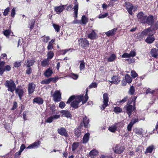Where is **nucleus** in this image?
<instances>
[{
  "label": "nucleus",
  "mask_w": 158,
  "mask_h": 158,
  "mask_svg": "<svg viewBox=\"0 0 158 158\" xmlns=\"http://www.w3.org/2000/svg\"><path fill=\"white\" fill-rule=\"evenodd\" d=\"M86 92L85 96L83 97V95L71 96L67 102V104H69L71 102V106L75 108H77L79 106V103L82 102V104L85 103L88 99V97L87 95V89H86Z\"/></svg>",
  "instance_id": "nucleus-1"
},
{
  "label": "nucleus",
  "mask_w": 158,
  "mask_h": 158,
  "mask_svg": "<svg viewBox=\"0 0 158 158\" xmlns=\"http://www.w3.org/2000/svg\"><path fill=\"white\" fill-rule=\"evenodd\" d=\"M4 85L7 88V90L12 93L16 89V85L13 80L6 81Z\"/></svg>",
  "instance_id": "nucleus-2"
},
{
  "label": "nucleus",
  "mask_w": 158,
  "mask_h": 158,
  "mask_svg": "<svg viewBox=\"0 0 158 158\" xmlns=\"http://www.w3.org/2000/svg\"><path fill=\"white\" fill-rule=\"evenodd\" d=\"M125 5L128 13L131 15H132L136 10L137 7L136 6H133L129 2H126Z\"/></svg>",
  "instance_id": "nucleus-3"
},
{
  "label": "nucleus",
  "mask_w": 158,
  "mask_h": 158,
  "mask_svg": "<svg viewBox=\"0 0 158 158\" xmlns=\"http://www.w3.org/2000/svg\"><path fill=\"white\" fill-rule=\"evenodd\" d=\"M52 95L54 101L55 102L60 101L61 99V94L59 90H56L53 94H52V92L51 93Z\"/></svg>",
  "instance_id": "nucleus-4"
},
{
  "label": "nucleus",
  "mask_w": 158,
  "mask_h": 158,
  "mask_svg": "<svg viewBox=\"0 0 158 158\" xmlns=\"http://www.w3.org/2000/svg\"><path fill=\"white\" fill-rule=\"evenodd\" d=\"M103 104L101 107V108L102 109L104 110L108 105L109 98L108 95L107 93L104 94H103Z\"/></svg>",
  "instance_id": "nucleus-5"
},
{
  "label": "nucleus",
  "mask_w": 158,
  "mask_h": 158,
  "mask_svg": "<svg viewBox=\"0 0 158 158\" xmlns=\"http://www.w3.org/2000/svg\"><path fill=\"white\" fill-rule=\"evenodd\" d=\"M135 107L133 106L132 105H129L127 106H126L124 107L123 109L124 110L126 111V112L128 115L130 117L131 114V113L135 109Z\"/></svg>",
  "instance_id": "nucleus-6"
},
{
  "label": "nucleus",
  "mask_w": 158,
  "mask_h": 158,
  "mask_svg": "<svg viewBox=\"0 0 158 158\" xmlns=\"http://www.w3.org/2000/svg\"><path fill=\"white\" fill-rule=\"evenodd\" d=\"M79 42L80 45L84 48L87 47L89 46V42L85 39L82 38L80 39L79 40Z\"/></svg>",
  "instance_id": "nucleus-7"
},
{
  "label": "nucleus",
  "mask_w": 158,
  "mask_h": 158,
  "mask_svg": "<svg viewBox=\"0 0 158 158\" xmlns=\"http://www.w3.org/2000/svg\"><path fill=\"white\" fill-rule=\"evenodd\" d=\"M125 149L124 147L120 145H117L114 149V151L115 153L120 154L122 153Z\"/></svg>",
  "instance_id": "nucleus-8"
},
{
  "label": "nucleus",
  "mask_w": 158,
  "mask_h": 158,
  "mask_svg": "<svg viewBox=\"0 0 158 158\" xmlns=\"http://www.w3.org/2000/svg\"><path fill=\"white\" fill-rule=\"evenodd\" d=\"M60 116L59 115L56 114L51 116L45 120V122L47 123H51L53 120L57 119L60 118Z\"/></svg>",
  "instance_id": "nucleus-9"
},
{
  "label": "nucleus",
  "mask_w": 158,
  "mask_h": 158,
  "mask_svg": "<svg viewBox=\"0 0 158 158\" xmlns=\"http://www.w3.org/2000/svg\"><path fill=\"white\" fill-rule=\"evenodd\" d=\"M137 17L139 21L142 23H144L146 21L145 19L146 16L142 12L139 13L137 15Z\"/></svg>",
  "instance_id": "nucleus-10"
},
{
  "label": "nucleus",
  "mask_w": 158,
  "mask_h": 158,
  "mask_svg": "<svg viewBox=\"0 0 158 158\" xmlns=\"http://www.w3.org/2000/svg\"><path fill=\"white\" fill-rule=\"evenodd\" d=\"M154 33V32L153 31L152 32V34L148 35V37L145 40L146 42L148 44H151L155 40L154 36L153 35Z\"/></svg>",
  "instance_id": "nucleus-11"
},
{
  "label": "nucleus",
  "mask_w": 158,
  "mask_h": 158,
  "mask_svg": "<svg viewBox=\"0 0 158 158\" xmlns=\"http://www.w3.org/2000/svg\"><path fill=\"white\" fill-rule=\"evenodd\" d=\"M136 55V52L134 51H131L130 53H124L122 56V58H129L135 56Z\"/></svg>",
  "instance_id": "nucleus-12"
},
{
  "label": "nucleus",
  "mask_w": 158,
  "mask_h": 158,
  "mask_svg": "<svg viewBox=\"0 0 158 158\" xmlns=\"http://www.w3.org/2000/svg\"><path fill=\"white\" fill-rule=\"evenodd\" d=\"M35 87V85L33 83H30L28 86V91L29 94H31L33 93Z\"/></svg>",
  "instance_id": "nucleus-13"
},
{
  "label": "nucleus",
  "mask_w": 158,
  "mask_h": 158,
  "mask_svg": "<svg viewBox=\"0 0 158 158\" xmlns=\"http://www.w3.org/2000/svg\"><path fill=\"white\" fill-rule=\"evenodd\" d=\"M112 81H110L111 83H113L115 84H118L120 81V77L118 76H114L111 78Z\"/></svg>",
  "instance_id": "nucleus-14"
},
{
  "label": "nucleus",
  "mask_w": 158,
  "mask_h": 158,
  "mask_svg": "<svg viewBox=\"0 0 158 158\" xmlns=\"http://www.w3.org/2000/svg\"><path fill=\"white\" fill-rule=\"evenodd\" d=\"M56 81V79L55 78H51L44 80L41 82L42 84H48L50 83L51 81L55 82Z\"/></svg>",
  "instance_id": "nucleus-15"
},
{
  "label": "nucleus",
  "mask_w": 158,
  "mask_h": 158,
  "mask_svg": "<svg viewBox=\"0 0 158 158\" xmlns=\"http://www.w3.org/2000/svg\"><path fill=\"white\" fill-rule=\"evenodd\" d=\"M40 142L39 141L34 142L29 145L27 148L28 149L36 148L40 145Z\"/></svg>",
  "instance_id": "nucleus-16"
},
{
  "label": "nucleus",
  "mask_w": 158,
  "mask_h": 158,
  "mask_svg": "<svg viewBox=\"0 0 158 158\" xmlns=\"http://www.w3.org/2000/svg\"><path fill=\"white\" fill-rule=\"evenodd\" d=\"M64 9V5L55 6L54 8L55 11L57 14H59L62 12Z\"/></svg>",
  "instance_id": "nucleus-17"
},
{
  "label": "nucleus",
  "mask_w": 158,
  "mask_h": 158,
  "mask_svg": "<svg viewBox=\"0 0 158 158\" xmlns=\"http://www.w3.org/2000/svg\"><path fill=\"white\" fill-rule=\"evenodd\" d=\"M57 131L60 134L64 135L66 137H67L68 134L66 129L64 128L61 127L59 128L58 129Z\"/></svg>",
  "instance_id": "nucleus-18"
},
{
  "label": "nucleus",
  "mask_w": 158,
  "mask_h": 158,
  "mask_svg": "<svg viewBox=\"0 0 158 158\" xmlns=\"http://www.w3.org/2000/svg\"><path fill=\"white\" fill-rule=\"evenodd\" d=\"M23 89L21 88H17L15 89L16 94L18 95L20 100H21L22 97L23 95Z\"/></svg>",
  "instance_id": "nucleus-19"
},
{
  "label": "nucleus",
  "mask_w": 158,
  "mask_h": 158,
  "mask_svg": "<svg viewBox=\"0 0 158 158\" xmlns=\"http://www.w3.org/2000/svg\"><path fill=\"white\" fill-rule=\"evenodd\" d=\"M153 31L152 30L151 28H149L148 29H145L141 33L143 34L144 35L145 37L147 35H151L152 34V32Z\"/></svg>",
  "instance_id": "nucleus-20"
},
{
  "label": "nucleus",
  "mask_w": 158,
  "mask_h": 158,
  "mask_svg": "<svg viewBox=\"0 0 158 158\" xmlns=\"http://www.w3.org/2000/svg\"><path fill=\"white\" fill-rule=\"evenodd\" d=\"M153 31L152 30L151 28H149L148 29H145L141 33L143 34L144 35L145 37L147 35H151L152 34V32Z\"/></svg>",
  "instance_id": "nucleus-21"
},
{
  "label": "nucleus",
  "mask_w": 158,
  "mask_h": 158,
  "mask_svg": "<svg viewBox=\"0 0 158 158\" xmlns=\"http://www.w3.org/2000/svg\"><path fill=\"white\" fill-rule=\"evenodd\" d=\"M153 17L152 15H150L148 17H147L146 16L145 19L146 21L143 23H147L149 24H152L153 22Z\"/></svg>",
  "instance_id": "nucleus-22"
},
{
  "label": "nucleus",
  "mask_w": 158,
  "mask_h": 158,
  "mask_svg": "<svg viewBox=\"0 0 158 158\" xmlns=\"http://www.w3.org/2000/svg\"><path fill=\"white\" fill-rule=\"evenodd\" d=\"M136 99V97H132L129 99L127 105H131V104H132V106H133L135 107V100Z\"/></svg>",
  "instance_id": "nucleus-23"
},
{
  "label": "nucleus",
  "mask_w": 158,
  "mask_h": 158,
  "mask_svg": "<svg viewBox=\"0 0 158 158\" xmlns=\"http://www.w3.org/2000/svg\"><path fill=\"white\" fill-rule=\"evenodd\" d=\"M150 54L154 57L158 56V49L154 48L152 49L150 51Z\"/></svg>",
  "instance_id": "nucleus-24"
},
{
  "label": "nucleus",
  "mask_w": 158,
  "mask_h": 158,
  "mask_svg": "<svg viewBox=\"0 0 158 158\" xmlns=\"http://www.w3.org/2000/svg\"><path fill=\"white\" fill-rule=\"evenodd\" d=\"M53 73L52 70L50 68H48L44 73V75L46 77H49L51 76Z\"/></svg>",
  "instance_id": "nucleus-25"
},
{
  "label": "nucleus",
  "mask_w": 158,
  "mask_h": 158,
  "mask_svg": "<svg viewBox=\"0 0 158 158\" xmlns=\"http://www.w3.org/2000/svg\"><path fill=\"white\" fill-rule=\"evenodd\" d=\"M117 30V28H114L111 30H110L106 32L105 34L108 36H112L113 35L115 34V32Z\"/></svg>",
  "instance_id": "nucleus-26"
},
{
  "label": "nucleus",
  "mask_w": 158,
  "mask_h": 158,
  "mask_svg": "<svg viewBox=\"0 0 158 158\" xmlns=\"http://www.w3.org/2000/svg\"><path fill=\"white\" fill-rule=\"evenodd\" d=\"M60 113L62 114L63 116L68 118L70 117L71 116L70 113L68 111L62 110L60 111Z\"/></svg>",
  "instance_id": "nucleus-27"
},
{
  "label": "nucleus",
  "mask_w": 158,
  "mask_h": 158,
  "mask_svg": "<svg viewBox=\"0 0 158 158\" xmlns=\"http://www.w3.org/2000/svg\"><path fill=\"white\" fill-rule=\"evenodd\" d=\"M5 63L4 61L0 62V75L2 76L5 71V69L4 68Z\"/></svg>",
  "instance_id": "nucleus-28"
},
{
  "label": "nucleus",
  "mask_w": 158,
  "mask_h": 158,
  "mask_svg": "<svg viewBox=\"0 0 158 158\" xmlns=\"http://www.w3.org/2000/svg\"><path fill=\"white\" fill-rule=\"evenodd\" d=\"M83 122L85 127L88 128L89 127V119L86 116H85L83 118Z\"/></svg>",
  "instance_id": "nucleus-29"
},
{
  "label": "nucleus",
  "mask_w": 158,
  "mask_h": 158,
  "mask_svg": "<svg viewBox=\"0 0 158 158\" xmlns=\"http://www.w3.org/2000/svg\"><path fill=\"white\" fill-rule=\"evenodd\" d=\"M98 153L97 150L95 149H93L90 151L89 155L91 158H93L94 156L97 155Z\"/></svg>",
  "instance_id": "nucleus-30"
},
{
  "label": "nucleus",
  "mask_w": 158,
  "mask_h": 158,
  "mask_svg": "<svg viewBox=\"0 0 158 158\" xmlns=\"http://www.w3.org/2000/svg\"><path fill=\"white\" fill-rule=\"evenodd\" d=\"M44 101L43 99L40 97L35 98L34 99L33 102L38 104H42L43 103Z\"/></svg>",
  "instance_id": "nucleus-31"
},
{
  "label": "nucleus",
  "mask_w": 158,
  "mask_h": 158,
  "mask_svg": "<svg viewBox=\"0 0 158 158\" xmlns=\"http://www.w3.org/2000/svg\"><path fill=\"white\" fill-rule=\"evenodd\" d=\"M97 35L96 33L94 30L89 34L88 35V38L93 40L95 39L97 37Z\"/></svg>",
  "instance_id": "nucleus-32"
},
{
  "label": "nucleus",
  "mask_w": 158,
  "mask_h": 158,
  "mask_svg": "<svg viewBox=\"0 0 158 158\" xmlns=\"http://www.w3.org/2000/svg\"><path fill=\"white\" fill-rule=\"evenodd\" d=\"M81 126H79L75 130V136L77 138L79 137L81 135L80 130L81 128Z\"/></svg>",
  "instance_id": "nucleus-33"
},
{
  "label": "nucleus",
  "mask_w": 158,
  "mask_h": 158,
  "mask_svg": "<svg viewBox=\"0 0 158 158\" xmlns=\"http://www.w3.org/2000/svg\"><path fill=\"white\" fill-rule=\"evenodd\" d=\"M133 131L136 134L141 135L142 134L143 129L141 128H135L134 129Z\"/></svg>",
  "instance_id": "nucleus-34"
},
{
  "label": "nucleus",
  "mask_w": 158,
  "mask_h": 158,
  "mask_svg": "<svg viewBox=\"0 0 158 158\" xmlns=\"http://www.w3.org/2000/svg\"><path fill=\"white\" fill-rule=\"evenodd\" d=\"M74 16L75 18H77V12L78 9V4L76 3L73 7Z\"/></svg>",
  "instance_id": "nucleus-35"
},
{
  "label": "nucleus",
  "mask_w": 158,
  "mask_h": 158,
  "mask_svg": "<svg viewBox=\"0 0 158 158\" xmlns=\"http://www.w3.org/2000/svg\"><path fill=\"white\" fill-rule=\"evenodd\" d=\"M49 61L48 59H44L41 62V64L43 67H45L49 64Z\"/></svg>",
  "instance_id": "nucleus-36"
},
{
  "label": "nucleus",
  "mask_w": 158,
  "mask_h": 158,
  "mask_svg": "<svg viewBox=\"0 0 158 158\" xmlns=\"http://www.w3.org/2000/svg\"><path fill=\"white\" fill-rule=\"evenodd\" d=\"M3 33L4 35L6 36L7 38H9L10 35L11 33L13 35V33L11 32V30L9 29L5 30L3 31Z\"/></svg>",
  "instance_id": "nucleus-37"
},
{
  "label": "nucleus",
  "mask_w": 158,
  "mask_h": 158,
  "mask_svg": "<svg viewBox=\"0 0 158 158\" xmlns=\"http://www.w3.org/2000/svg\"><path fill=\"white\" fill-rule=\"evenodd\" d=\"M55 39L52 40L48 44L47 49L48 50H52L53 48V43L55 42Z\"/></svg>",
  "instance_id": "nucleus-38"
},
{
  "label": "nucleus",
  "mask_w": 158,
  "mask_h": 158,
  "mask_svg": "<svg viewBox=\"0 0 158 158\" xmlns=\"http://www.w3.org/2000/svg\"><path fill=\"white\" fill-rule=\"evenodd\" d=\"M35 62L34 60L28 59L26 63V65L27 67H30V66L33 65Z\"/></svg>",
  "instance_id": "nucleus-39"
},
{
  "label": "nucleus",
  "mask_w": 158,
  "mask_h": 158,
  "mask_svg": "<svg viewBox=\"0 0 158 158\" xmlns=\"http://www.w3.org/2000/svg\"><path fill=\"white\" fill-rule=\"evenodd\" d=\"M154 149V146L153 145H152L149 146L147 148L146 151L145 152V153H151Z\"/></svg>",
  "instance_id": "nucleus-40"
},
{
  "label": "nucleus",
  "mask_w": 158,
  "mask_h": 158,
  "mask_svg": "<svg viewBox=\"0 0 158 158\" xmlns=\"http://www.w3.org/2000/svg\"><path fill=\"white\" fill-rule=\"evenodd\" d=\"M117 127L115 124L110 127L108 128V130L112 132H114L116 130Z\"/></svg>",
  "instance_id": "nucleus-41"
},
{
  "label": "nucleus",
  "mask_w": 158,
  "mask_h": 158,
  "mask_svg": "<svg viewBox=\"0 0 158 158\" xmlns=\"http://www.w3.org/2000/svg\"><path fill=\"white\" fill-rule=\"evenodd\" d=\"M116 58V56L114 54H112L108 58L107 60L109 62L114 61Z\"/></svg>",
  "instance_id": "nucleus-42"
},
{
  "label": "nucleus",
  "mask_w": 158,
  "mask_h": 158,
  "mask_svg": "<svg viewBox=\"0 0 158 158\" xmlns=\"http://www.w3.org/2000/svg\"><path fill=\"white\" fill-rule=\"evenodd\" d=\"M54 55V53L52 51H50L47 54V59L50 60L53 57Z\"/></svg>",
  "instance_id": "nucleus-43"
},
{
  "label": "nucleus",
  "mask_w": 158,
  "mask_h": 158,
  "mask_svg": "<svg viewBox=\"0 0 158 158\" xmlns=\"http://www.w3.org/2000/svg\"><path fill=\"white\" fill-rule=\"evenodd\" d=\"M125 79L126 82L129 83L131 82L132 80V79L130 75L127 74L125 76Z\"/></svg>",
  "instance_id": "nucleus-44"
},
{
  "label": "nucleus",
  "mask_w": 158,
  "mask_h": 158,
  "mask_svg": "<svg viewBox=\"0 0 158 158\" xmlns=\"http://www.w3.org/2000/svg\"><path fill=\"white\" fill-rule=\"evenodd\" d=\"M114 111L115 113L118 114L122 112V110L120 107L118 106H116L114 107Z\"/></svg>",
  "instance_id": "nucleus-45"
},
{
  "label": "nucleus",
  "mask_w": 158,
  "mask_h": 158,
  "mask_svg": "<svg viewBox=\"0 0 158 158\" xmlns=\"http://www.w3.org/2000/svg\"><path fill=\"white\" fill-rule=\"evenodd\" d=\"M145 37H144V35H143L141 32L137 34L136 38L140 40L143 39L144 38H145Z\"/></svg>",
  "instance_id": "nucleus-46"
},
{
  "label": "nucleus",
  "mask_w": 158,
  "mask_h": 158,
  "mask_svg": "<svg viewBox=\"0 0 158 158\" xmlns=\"http://www.w3.org/2000/svg\"><path fill=\"white\" fill-rule=\"evenodd\" d=\"M79 143L75 142L72 145V151H74L77 149V148L79 147Z\"/></svg>",
  "instance_id": "nucleus-47"
},
{
  "label": "nucleus",
  "mask_w": 158,
  "mask_h": 158,
  "mask_svg": "<svg viewBox=\"0 0 158 158\" xmlns=\"http://www.w3.org/2000/svg\"><path fill=\"white\" fill-rule=\"evenodd\" d=\"M35 23V21L34 20H32L30 21V22L29 23V28H30L31 30L33 28Z\"/></svg>",
  "instance_id": "nucleus-48"
},
{
  "label": "nucleus",
  "mask_w": 158,
  "mask_h": 158,
  "mask_svg": "<svg viewBox=\"0 0 158 158\" xmlns=\"http://www.w3.org/2000/svg\"><path fill=\"white\" fill-rule=\"evenodd\" d=\"M80 70H82L83 69H84L85 67V62L83 60H82L80 62Z\"/></svg>",
  "instance_id": "nucleus-49"
},
{
  "label": "nucleus",
  "mask_w": 158,
  "mask_h": 158,
  "mask_svg": "<svg viewBox=\"0 0 158 158\" xmlns=\"http://www.w3.org/2000/svg\"><path fill=\"white\" fill-rule=\"evenodd\" d=\"M82 23L83 24H86L87 22L88 19L85 15H83L81 18Z\"/></svg>",
  "instance_id": "nucleus-50"
},
{
  "label": "nucleus",
  "mask_w": 158,
  "mask_h": 158,
  "mask_svg": "<svg viewBox=\"0 0 158 158\" xmlns=\"http://www.w3.org/2000/svg\"><path fill=\"white\" fill-rule=\"evenodd\" d=\"M42 38L43 41L46 43H48L50 39L49 37L48 36H43Z\"/></svg>",
  "instance_id": "nucleus-51"
},
{
  "label": "nucleus",
  "mask_w": 158,
  "mask_h": 158,
  "mask_svg": "<svg viewBox=\"0 0 158 158\" xmlns=\"http://www.w3.org/2000/svg\"><path fill=\"white\" fill-rule=\"evenodd\" d=\"M53 26L55 31L57 32H58L60 31V27L59 26L55 24H53Z\"/></svg>",
  "instance_id": "nucleus-52"
},
{
  "label": "nucleus",
  "mask_w": 158,
  "mask_h": 158,
  "mask_svg": "<svg viewBox=\"0 0 158 158\" xmlns=\"http://www.w3.org/2000/svg\"><path fill=\"white\" fill-rule=\"evenodd\" d=\"M135 92V87L133 86H131L129 90V93L131 95H133Z\"/></svg>",
  "instance_id": "nucleus-53"
},
{
  "label": "nucleus",
  "mask_w": 158,
  "mask_h": 158,
  "mask_svg": "<svg viewBox=\"0 0 158 158\" xmlns=\"http://www.w3.org/2000/svg\"><path fill=\"white\" fill-rule=\"evenodd\" d=\"M70 77L73 79L76 80L78 78V75L77 74H74V73H71L70 74Z\"/></svg>",
  "instance_id": "nucleus-54"
},
{
  "label": "nucleus",
  "mask_w": 158,
  "mask_h": 158,
  "mask_svg": "<svg viewBox=\"0 0 158 158\" xmlns=\"http://www.w3.org/2000/svg\"><path fill=\"white\" fill-rule=\"evenodd\" d=\"M16 8L15 7H14L11 11V16L13 18H14L15 17V15L16 14Z\"/></svg>",
  "instance_id": "nucleus-55"
},
{
  "label": "nucleus",
  "mask_w": 158,
  "mask_h": 158,
  "mask_svg": "<svg viewBox=\"0 0 158 158\" xmlns=\"http://www.w3.org/2000/svg\"><path fill=\"white\" fill-rule=\"evenodd\" d=\"M131 76L133 78H135L138 76V74L134 71H132L131 72Z\"/></svg>",
  "instance_id": "nucleus-56"
},
{
  "label": "nucleus",
  "mask_w": 158,
  "mask_h": 158,
  "mask_svg": "<svg viewBox=\"0 0 158 158\" xmlns=\"http://www.w3.org/2000/svg\"><path fill=\"white\" fill-rule=\"evenodd\" d=\"M10 11V8L8 7L6 8L4 10L3 12V15L6 16L8 15V13Z\"/></svg>",
  "instance_id": "nucleus-57"
},
{
  "label": "nucleus",
  "mask_w": 158,
  "mask_h": 158,
  "mask_svg": "<svg viewBox=\"0 0 158 158\" xmlns=\"http://www.w3.org/2000/svg\"><path fill=\"white\" fill-rule=\"evenodd\" d=\"M65 106V104L64 102H61L59 105V107L61 109H63Z\"/></svg>",
  "instance_id": "nucleus-58"
},
{
  "label": "nucleus",
  "mask_w": 158,
  "mask_h": 158,
  "mask_svg": "<svg viewBox=\"0 0 158 158\" xmlns=\"http://www.w3.org/2000/svg\"><path fill=\"white\" fill-rule=\"evenodd\" d=\"M133 125V123H129L127 127V130L128 131H130L131 130L132 127Z\"/></svg>",
  "instance_id": "nucleus-59"
},
{
  "label": "nucleus",
  "mask_w": 158,
  "mask_h": 158,
  "mask_svg": "<svg viewBox=\"0 0 158 158\" xmlns=\"http://www.w3.org/2000/svg\"><path fill=\"white\" fill-rule=\"evenodd\" d=\"M108 15V14L107 13H105V14L103 15L101 14L98 16V18L99 19L104 18L107 17Z\"/></svg>",
  "instance_id": "nucleus-60"
},
{
  "label": "nucleus",
  "mask_w": 158,
  "mask_h": 158,
  "mask_svg": "<svg viewBox=\"0 0 158 158\" xmlns=\"http://www.w3.org/2000/svg\"><path fill=\"white\" fill-rule=\"evenodd\" d=\"M117 127H118L119 128H121L124 126V124L122 122L118 123L115 124Z\"/></svg>",
  "instance_id": "nucleus-61"
},
{
  "label": "nucleus",
  "mask_w": 158,
  "mask_h": 158,
  "mask_svg": "<svg viewBox=\"0 0 158 158\" xmlns=\"http://www.w3.org/2000/svg\"><path fill=\"white\" fill-rule=\"evenodd\" d=\"M97 84L95 82L92 83L89 86V88H96L97 87Z\"/></svg>",
  "instance_id": "nucleus-62"
},
{
  "label": "nucleus",
  "mask_w": 158,
  "mask_h": 158,
  "mask_svg": "<svg viewBox=\"0 0 158 158\" xmlns=\"http://www.w3.org/2000/svg\"><path fill=\"white\" fill-rule=\"evenodd\" d=\"M101 158H113V157L107 155H101L100 156Z\"/></svg>",
  "instance_id": "nucleus-63"
},
{
  "label": "nucleus",
  "mask_w": 158,
  "mask_h": 158,
  "mask_svg": "<svg viewBox=\"0 0 158 158\" xmlns=\"http://www.w3.org/2000/svg\"><path fill=\"white\" fill-rule=\"evenodd\" d=\"M154 68L156 70H158V62L156 61L154 63Z\"/></svg>",
  "instance_id": "nucleus-64"
}]
</instances>
